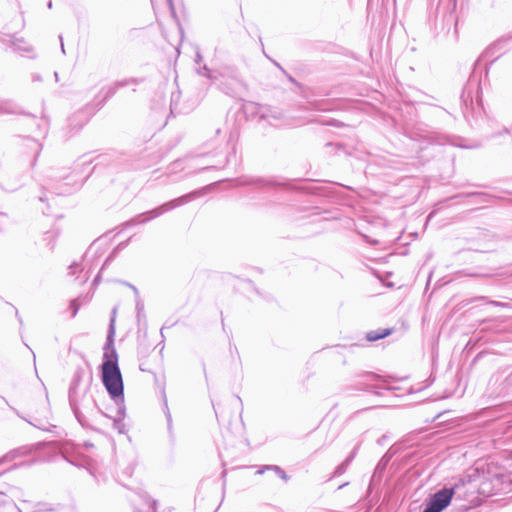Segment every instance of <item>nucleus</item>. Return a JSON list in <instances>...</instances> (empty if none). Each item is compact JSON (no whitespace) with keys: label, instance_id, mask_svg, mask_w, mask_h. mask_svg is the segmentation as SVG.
<instances>
[{"label":"nucleus","instance_id":"obj_1","mask_svg":"<svg viewBox=\"0 0 512 512\" xmlns=\"http://www.w3.org/2000/svg\"><path fill=\"white\" fill-rule=\"evenodd\" d=\"M116 310H113L115 315ZM115 316L110 319L107 340L104 346L103 363L101 365V379L108 394L113 399H123L124 384L122 374L118 366V354L114 348Z\"/></svg>","mask_w":512,"mask_h":512},{"label":"nucleus","instance_id":"obj_2","mask_svg":"<svg viewBox=\"0 0 512 512\" xmlns=\"http://www.w3.org/2000/svg\"><path fill=\"white\" fill-rule=\"evenodd\" d=\"M192 194H187L184 196H181L179 198L173 199L169 202H166L150 211L144 212L136 216L131 220V223L134 225L138 224H145L149 221H151L154 218H157L163 214H165L168 211H171L175 209L176 207H179L183 204H185L190 198Z\"/></svg>","mask_w":512,"mask_h":512},{"label":"nucleus","instance_id":"obj_3","mask_svg":"<svg viewBox=\"0 0 512 512\" xmlns=\"http://www.w3.org/2000/svg\"><path fill=\"white\" fill-rule=\"evenodd\" d=\"M82 377L83 370L81 368H78L74 373L72 383L69 389V403L78 421H81V406L86 394V391H84L81 395L78 390L79 383Z\"/></svg>","mask_w":512,"mask_h":512},{"label":"nucleus","instance_id":"obj_4","mask_svg":"<svg viewBox=\"0 0 512 512\" xmlns=\"http://www.w3.org/2000/svg\"><path fill=\"white\" fill-rule=\"evenodd\" d=\"M453 495H454L453 488H443V489L437 491L427 501V504L422 512H441V511H443L450 504Z\"/></svg>","mask_w":512,"mask_h":512},{"label":"nucleus","instance_id":"obj_5","mask_svg":"<svg viewBox=\"0 0 512 512\" xmlns=\"http://www.w3.org/2000/svg\"><path fill=\"white\" fill-rule=\"evenodd\" d=\"M250 107L253 109V112L260 118V119H279L281 117V112L278 111L275 108H272L267 105H261L257 103H251Z\"/></svg>","mask_w":512,"mask_h":512},{"label":"nucleus","instance_id":"obj_6","mask_svg":"<svg viewBox=\"0 0 512 512\" xmlns=\"http://www.w3.org/2000/svg\"><path fill=\"white\" fill-rule=\"evenodd\" d=\"M392 333V329H377V330H371L366 333V340L369 342L378 341L380 339H383L387 336H389Z\"/></svg>","mask_w":512,"mask_h":512},{"label":"nucleus","instance_id":"obj_7","mask_svg":"<svg viewBox=\"0 0 512 512\" xmlns=\"http://www.w3.org/2000/svg\"><path fill=\"white\" fill-rule=\"evenodd\" d=\"M12 45H13L14 49L17 51L27 52V53L33 51V47L29 43H27L23 38H17L15 40H13Z\"/></svg>","mask_w":512,"mask_h":512},{"label":"nucleus","instance_id":"obj_8","mask_svg":"<svg viewBox=\"0 0 512 512\" xmlns=\"http://www.w3.org/2000/svg\"><path fill=\"white\" fill-rule=\"evenodd\" d=\"M266 470H273L280 478H282L284 480L287 479V475H286L285 471L283 469H281L279 466H276V465H266V466H263L261 469H259L257 471V474L261 475Z\"/></svg>","mask_w":512,"mask_h":512},{"label":"nucleus","instance_id":"obj_9","mask_svg":"<svg viewBox=\"0 0 512 512\" xmlns=\"http://www.w3.org/2000/svg\"><path fill=\"white\" fill-rule=\"evenodd\" d=\"M350 463L349 460H344L341 464H339L334 471L333 476H340L344 474L349 467Z\"/></svg>","mask_w":512,"mask_h":512},{"label":"nucleus","instance_id":"obj_10","mask_svg":"<svg viewBox=\"0 0 512 512\" xmlns=\"http://www.w3.org/2000/svg\"><path fill=\"white\" fill-rule=\"evenodd\" d=\"M15 457H16L15 451H11V452L5 454L4 456L0 457V465L3 463L12 462L15 459Z\"/></svg>","mask_w":512,"mask_h":512},{"label":"nucleus","instance_id":"obj_11","mask_svg":"<svg viewBox=\"0 0 512 512\" xmlns=\"http://www.w3.org/2000/svg\"><path fill=\"white\" fill-rule=\"evenodd\" d=\"M117 91H118V87L116 86L115 83H113L111 86H109L107 88L105 96H104V100H107L110 97H112L113 95H115Z\"/></svg>","mask_w":512,"mask_h":512},{"label":"nucleus","instance_id":"obj_12","mask_svg":"<svg viewBox=\"0 0 512 512\" xmlns=\"http://www.w3.org/2000/svg\"><path fill=\"white\" fill-rule=\"evenodd\" d=\"M113 427L114 429H116L119 433H123V429H124V424L122 423L121 420H114V423H113Z\"/></svg>","mask_w":512,"mask_h":512},{"label":"nucleus","instance_id":"obj_13","mask_svg":"<svg viewBox=\"0 0 512 512\" xmlns=\"http://www.w3.org/2000/svg\"><path fill=\"white\" fill-rule=\"evenodd\" d=\"M70 308L72 310V316H76L78 310H79V306L77 305V301L76 300H73L71 301L70 303Z\"/></svg>","mask_w":512,"mask_h":512},{"label":"nucleus","instance_id":"obj_14","mask_svg":"<svg viewBox=\"0 0 512 512\" xmlns=\"http://www.w3.org/2000/svg\"><path fill=\"white\" fill-rule=\"evenodd\" d=\"M78 270H80V265L77 263H73L69 266V274H75Z\"/></svg>","mask_w":512,"mask_h":512},{"label":"nucleus","instance_id":"obj_15","mask_svg":"<svg viewBox=\"0 0 512 512\" xmlns=\"http://www.w3.org/2000/svg\"><path fill=\"white\" fill-rule=\"evenodd\" d=\"M116 84V86L119 88H123V87H126L129 85V80L128 79H124V80H120V81H116L114 82Z\"/></svg>","mask_w":512,"mask_h":512},{"label":"nucleus","instance_id":"obj_16","mask_svg":"<svg viewBox=\"0 0 512 512\" xmlns=\"http://www.w3.org/2000/svg\"><path fill=\"white\" fill-rule=\"evenodd\" d=\"M128 80H129V85H131V84L138 85L144 81V78H128Z\"/></svg>","mask_w":512,"mask_h":512},{"label":"nucleus","instance_id":"obj_17","mask_svg":"<svg viewBox=\"0 0 512 512\" xmlns=\"http://www.w3.org/2000/svg\"><path fill=\"white\" fill-rule=\"evenodd\" d=\"M7 220V216L5 214L0 213V230L4 227Z\"/></svg>","mask_w":512,"mask_h":512},{"label":"nucleus","instance_id":"obj_18","mask_svg":"<svg viewBox=\"0 0 512 512\" xmlns=\"http://www.w3.org/2000/svg\"><path fill=\"white\" fill-rule=\"evenodd\" d=\"M357 449H358V446H356L354 448V450L351 452V454L345 460H349V463H351L352 460L354 459V457L356 456Z\"/></svg>","mask_w":512,"mask_h":512},{"label":"nucleus","instance_id":"obj_19","mask_svg":"<svg viewBox=\"0 0 512 512\" xmlns=\"http://www.w3.org/2000/svg\"><path fill=\"white\" fill-rule=\"evenodd\" d=\"M208 71L207 67L204 65L202 69H198V73L203 76H207L206 72Z\"/></svg>","mask_w":512,"mask_h":512},{"label":"nucleus","instance_id":"obj_20","mask_svg":"<svg viewBox=\"0 0 512 512\" xmlns=\"http://www.w3.org/2000/svg\"><path fill=\"white\" fill-rule=\"evenodd\" d=\"M509 133H510L509 129L504 128L501 131H499L496 135L501 136V135L509 134Z\"/></svg>","mask_w":512,"mask_h":512},{"label":"nucleus","instance_id":"obj_21","mask_svg":"<svg viewBox=\"0 0 512 512\" xmlns=\"http://www.w3.org/2000/svg\"><path fill=\"white\" fill-rule=\"evenodd\" d=\"M59 39H60V42H61V51H62L63 54H65V48H64V44H63L62 35L59 36Z\"/></svg>","mask_w":512,"mask_h":512},{"label":"nucleus","instance_id":"obj_22","mask_svg":"<svg viewBox=\"0 0 512 512\" xmlns=\"http://www.w3.org/2000/svg\"><path fill=\"white\" fill-rule=\"evenodd\" d=\"M489 304L494 305V306H502L503 305L501 302H497V301H489Z\"/></svg>","mask_w":512,"mask_h":512},{"label":"nucleus","instance_id":"obj_23","mask_svg":"<svg viewBox=\"0 0 512 512\" xmlns=\"http://www.w3.org/2000/svg\"><path fill=\"white\" fill-rule=\"evenodd\" d=\"M31 425H33L34 427H37L39 429H42V430H46L45 427L41 426V425H38V424H35V423H32V422H29Z\"/></svg>","mask_w":512,"mask_h":512},{"label":"nucleus","instance_id":"obj_24","mask_svg":"<svg viewBox=\"0 0 512 512\" xmlns=\"http://www.w3.org/2000/svg\"><path fill=\"white\" fill-rule=\"evenodd\" d=\"M388 462V459H386L385 457H383L380 461V463L378 464V467L383 464V465H386V463Z\"/></svg>","mask_w":512,"mask_h":512},{"label":"nucleus","instance_id":"obj_25","mask_svg":"<svg viewBox=\"0 0 512 512\" xmlns=\"http://www.w3.org/2000/svg\"><path fill=\"white\" fill-rule=\"evenodd\" d=\"M31 143H32V145H33L35 148L40 149V144H39V143H37V142H36V141H34V140H31Z\"/></svg>","mask_w":512,"mask_h":512},{"label":"nucleus","instance_id":"obj_26","mask_svg":"<svg viewBox=\"0 0 512 512\" xmlns=\"http://www.w3.org/2000/svg\"><path fill=\"white\" fill-rule=\"evenodd\" d=\"M201 60H202V56L200 55L199 52H197V54H196V62L199 63Z\"/></svg>","mask_w":512,"mask_h":512},{"label":"nucleus","instance_id":"obj_27","mask_svg":"<svg viewBox=\"0 0 512 512\" xmlns=\"http://www.w3.org/2000/svg\"><path fill=\"white\" fill-rule=\"evenodd\" d=\"M155 506H156V501H153L152 504H151V509L153 510V512H156L155 511ZM135 512H142V511H135Z\"/></svg>","mask_w":512,"mask_h":512},{"label":"nucleus","instance_id":"obj_28","mask_svg":"<svg viewBox=\"0 0 512 512\" xmlns=\"http://www.w3.org/2000/svg\"><path fill=\"white\" fill-rule=\"evenodd\" d=\"M384 440H385V436H383V437H381L380 439H378V441H377V442H378V444H379V445H382V444H383V442H384Z\"/></svg>","mask_w":512,"mask_h":512},{"label":"nucleus","instance_id":"obj_29","mask_svg":"<svg viewBox=\"0 0 512 512\" xmlns=\"http://www.w3.org/2000/svg\"><path fill=\"white\" fill-rule=\"evenodd\" d=\"M99 279H100V275L98 274V275L95 277V279H94V281H93V284L98 283Z\"/></svg>","mask_w":512,"mask_h":512},{"label":"nucleus","instance_id":"obj_30","mask_svg":"<svg viewBox=\"0 0 512 512\" xmlns=\"http://www.w3.org/2000/svg\"><path fill=\"white\" fill-rule=\"evenodd\" d=\"M47 7H48L49 9H51V8H52V1H49V2H48Z\"/></svg>","mask_w":512,"mask_h":512},{"label":"nucleus","instance_id":"obj_31","mask_svg":"<svg viewBox=\"0 0 512 512\" xmlns=\"http://www.w3.org/2000/svg\"><path fill=\"white\" fill-rule=\"evenodd\" d=\"M130 286H131V288L134 290V292H135L136 294H138V290H137V288H136V287H134V286H132V285H130Z\"/></svg>","mask_w":512,"mask_h":512},{"label":"nucleus","instance_id":"obj_32","mask_svg":"<svg viewBox=\"0 0 512 512\" xmlns=\"http://www.w3.org/2000/svg\"><path fill=\"white\" fill-rule=\"evenodd\" d=\"M65 459L70 462V464H75L72 460H69L68 458L65 457Z\"/></svg>","mask_w":512,"mask_h":512},{"label":"nucleus","instance_id":"obj_33","mask_svg":"<svg viewBox=\"0 0 512 512\" xmlns=\"http://www.w3.org/2000/svg\"><path fill=\"white\" fill-rule=\"evenodd\" d=\"M478 300H485L486 298L484 296H481L479 298H477Z\"/></svg>","mask_w":512,"mask_h":512},{"label":"nucleus","instance_id":"obj_34","mask_svg":"<svg viewBox=\"0 0 512 512\" xmlns=\"http://www.w3.org/2000/svg\"><path fill=\"white\" fill-rule=\"evenodd\" d=\"M140 309H141V306L139 305V303H137V310H138V312L140 311Z\"/></svg>","mask_w":512,"mask_h":512},{"label":"nucleus","instance_id":"obj_35","mask_svg":"<svg viewBox=\"0 0 512 512\" xmlns=\"http://www.w3.org/2000/svg\"><path fill=\"white\" fill-rule=\"evenodd\" d=\"M108 260H109V259H107V260H106V262H105V263H103V267H102V269L106 266V263L108 262Z\"/></svg>","mask_w":512,"mask_h":512},{"label":"nucleus","instance_id":"obj_36","mask_svg":"<svg viewBox=\"0 0 512 512\" xmlns=\"http://www.w3.org/2000/svg\"><path fill=\"white\" fill-rule=\"evenodd\" d=\"M289 80H290L291 82H295V80H294L292 77H289Z\"/></svg>","mask_w":512,"mask_h":512},{"label":"nucleus","instance_id":"obj_37","mask_svg":"<svg viewBox=\"0 0 512 512\" xmlns=\"http://www.w3.org/2000/svg\"><path fill=\"white\" fill-rule=\"evenodd\" d=\"M87 279H88V277H85V278L83 279L82 283L86 282V281H87Z\"/></svg>","mask_w":512,"mask_h":512}]
</instances>
